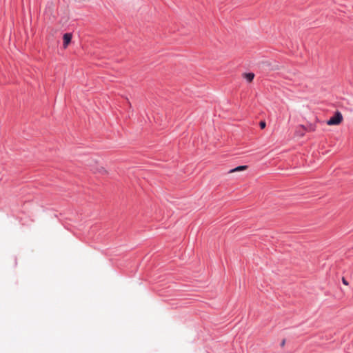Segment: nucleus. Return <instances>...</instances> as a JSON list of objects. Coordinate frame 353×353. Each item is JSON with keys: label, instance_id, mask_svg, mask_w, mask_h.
Segmentation results:
<instances>
[{"label": "nucleus", "instance_id": "5", "mask_svg": "<svg viewBox=\"0 0 353 353\" xmlns=\"http://www.w3.org/2000/svg\"><path fill=\"white\" fill-rule=\"evenodd\" d=\"M248 168V165H239L228 171V173H232L238 171H243Z\"/></svg>", "mask_w": 353, "mask_h": 353}, {"label": "nucleus", "instance_id": "6", "mask_svg": "<svg viewBox=\"0 0 353 353\" xmlns=\"http://www.w3.org/2000/svg\"><path fill=\"white\" fill-rule=\"evenodd\" d=\"M266 126V122L265 121H261L259 122V127L261 129H264Z\"/></svg>", "mask_w": 353, "mask_h": 353}, {"label": "nucleus", "instance_id": "4", "mask_svg": "<svg viewBox=\"0 0 353 353\" xmlns=\"http://www.w3.org/2000/svg\"><path fill=\"white\" fill-rule=\"evenodd\" d=\"M254 74L253 72L243 73V77L249 83L252 82L254 78Z\"/></svg>", "mask_w": 353, "mask_h": 353}, {"label": "nucleus", "instance_id": "7", "mask_svg": "<svg viewBox=\"0 0 353 353\" xmlns=\"http://www.w3.org/2000/svg\"><path fill=\"white\" fill-rule=\"evenodd\" d=\"M342 281H343V284L348 285V283H347V281H346V279L345 278L342 279Z\"/></svg>", "mask_w": 353, "mask_h": 353}, {"label": "nucleus", "instance_id": "8", "mask_svg": "<svg viewBox=\"0 0 353 353\" xmlns=\"http://www.w3.org/2000/svg\"><path fill=\"white\" fill-rule=\"evenodd\" d=\"M285 342V339H283V341L281 342V346H283V345H284Z\"/></svg>", "mask_w": 353, "mask_h": 353}, {"label": "nucleus", "instance_id": "2", "mask_svg": "<svg viewBox=\"0 0 353 353\" xmlns=\"http://www.w3.org/2000/svg\"><path fill=\"white\" fill-rule=\"evenodd\" d=\"M72 38V34L70 32L65 33L63 36V46L64 48H66L70 43Z\"/></svg>", "mask_w": 353, "mask_h": 353}, {"label": "nucleus", "instance_id": "3", "mask_svg": "<svg viewBox=\"0 0 353 353\" xmlns=\"http://www.w3.org/2000/svg\"><path fill=\"white\" fill-rule=\"evenodd\" d=\"M301 127L307 132H314L316 129V125L311 123L301 125Z\"/></svg>", "mask_w": 353, "mask_h": 353}, {"label": "nucleus", "instance_id": "1", "mask_svg": "<svg viewBox=\"0 0 353 353\" xmlns=\"http://www.w3.org/2000/svg\"><path fill=\"white\" fill-rule=\"evenodd\" d=\"M342 121V114L339 111H336L334 114L327 121V124L329 125H336L340 124Z\"/></svg>", "mask_w": 353, "mask_h": 353}]
</instances>
